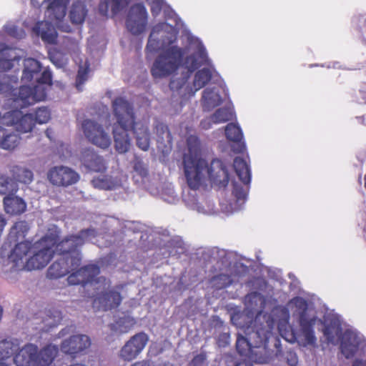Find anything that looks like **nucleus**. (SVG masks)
I'll use <instances>...</instances> for the list:
<instances>
[{"label": "nucleus", "instance_id": "obj_36", "mask_svg": "<svg viewBox=\"0 0 366 366\" xmlns=\"http://www.w3.org/2000/svg\"><path fill=\"white\" fill-rule=\"evenodd\" d=\"M28 230L29 226L26 222H18L11 229L9 237L15 239L16 241L20 240L25 237Z\"/></svg>", "mask_w": 366, "mask_h": 366}, {"label": "nucleus", "instance_id": "obj_48", "mask_svg": "<svg viewBox=\"0 0 366 366\" xmlns=\"http://www.w3.org/2000/svg\"><path fill=\"white\" fill-rule=\"evenodd\" d=\"M149 363L147 361H139L132 364L131 366H149Z\"/></svg>", "mask_w": 366, "mask_h": 366}, {"label": "nucleus", "instance_id": "obj_40", "mask_svg": "<svg viewBox=\"0 0 366 366\" xmlns=\"http://www.w3.org/2000/svg\"><path fill=\"white\" fill-rule=\"evenodd\" d=\"M157 132L159 135V140L162 141L165 143L170 144L171 136L168 131L167 127L163 124H159L157 126Z\"/></svg>", "mask_w": 366, "mask_h": 366}, {"label": "nucleus", "instance_id": "obj_45", "mask_svg": "<svg viewBox=\"0 0 366 366\" xmlns=\"http://www.w3.org/2000/svg\"><path fill=\"white\" fill-rule=\"evenodd\" d=\"M134 171L138 173L141 177H144L147 174V170L140 162L135 164L134 167Z\"/></svg>", "mask_w": 366, "mask_h": 366}, {"label": "nucleus", "instance_id": "obj_37", "mask_svg": "<svg viewBox=\"0 0 366 366\" xmlns=\"http://www.w3.org/2000/svg\"><path fill=\"white\" fill-rule=\"evenodd\" d=\"M16 346L11 341L3 340L0 342V362H4L13 355Z\"/></svg>", "mask_w": 366, "mask_h": 366}, {"label": "nucleus", "instance_id": "obj_28", "mask_svg": "<svg viewBox=\"0 0 366 366\" xmlns=\"http://www.w3.org/2000/svg\"><path fill=\"white\" fill-rule=\"evenodd\" d=\"M0 147L5 150H13L20 143V137L14 132L3 129V135L1 137Z\"/></svg>", "mask_w": 366, "mask_h": 366}, {"label": "nucleus", "instance_id": "obj_39", "mask_svg": "<svg viewBox=\"0 0 366 366\" xmlns=\"http://www.w3.org/2000/svg\"><path fill=\"white\" fill-rule=\"evenodd\" d=\"M88 79V65L85 61L84 65H79L76 78V86L78 90H81V86Z\"/></svg>", "mask_w": 366, "mask_h": 366}, {"label": "nucleus", "instance_id": "obj_49", "mask_svg": "<svg viewBox=\"0 0 366 366\" xmlns=\"http://www.w3.org/2000/svg\"><path fill=\"white\" fill-rule=\"evenodd\" d=\"M352 366H366V361L365 362H362L361 360H356L354 363H353V365Z\"/></svg>", "mask_w": 366, "mask_h": 366}, {"label": "nucleus", "instance_id": "obj_50", "mask_svg": "<svg viewBox=\"0 0 366 366\" xmlns=\"http://www.w3.org/2000/svg\"><path fill=\"white\" fill-rule=\"evenodd\" d=\"M31 4L34 7H39V0H31Z\"/></svg>", "mask_w": 366, "mask_h": 366}, {"label": "nucleus", "instance_id": "obj_23", "mask_svg": "<svg viewBox=\"0 0 366 366\" xmlns=\"http://www.w3.org/2000/svg\"><path fill=\"white\" fill-rule=\"evenodd\" d=\"M4 207L7 214L16 215L26 211V204L22 198L11 194L4 197Z\"/></svg>", "mask_w": 366, "mask_h": 366}, {"label": "nucleus", "instance_id": "obj_20", "mask_svg": "<svg viewBox=\"0 0 366 366\" xmlns=\"http://www.w3.org/2000/svg\"><path fill=\"white\" fill-rule=\"evenodd\" d=\"M126 180L125 175L115 172L112 175L99 174L92 179V184L95 188L109 190L118 188Z\"/></svg>", "mask_w": 366, "mask_h": 366}, {"label": "nucleus", "instance_id": "obj_43", "mask_svg": "<svg viewBox=\"0 0 366 366\" xmlns=\"http://www.w3.org/2000/svg\"><path fill=\"white\" fill-rule=\"evenodd\" d=\"M61 317L59 313L56 315H54V317H49L44 320V324L46 326L49 327L56 326L60 321Z\"/></svg>", "mask_w": 366, "mask_h": 366}, {"label": "nucleus", "instance_id": "obj_41", "mask_svg": "<svg viewBox=\"0 0 366 366\" xmlns=\"http://www.w3.org/2000/svg\"><path fill=\"white\" fill-rule=\"evenodd\" d=\"M5 29L10 35L16 38H21L24 35L23 31H19L14 25H6Z\"/></svg>", "mask_w": 366, "mask_h": 366}, {"label": "nucleus", "instance_id": "obj_21", "mask_svg": "<svg viewBox=\"0 0 366 366\" xmlns=\"http://www.w3.org/2000/svg\"><path fill=\"white\" fill-rule=\"evenodd\" d=\"M347 328L337 317L326 319L323 334L326 340L332 345L339 344L345 329Z\"/></svg>", "mask_w": 366, "mask_h": 366}, {"label": "nucleus", "instance_id": "obj_52", "mask_svg": "<svg viewBox=\"0 0 366 366\" xmlns=\"http://www.w3.org/2000/svg\"><path fill=\"white\" fill-rule=\"evenodd\" d=\"M0 366H8L6 362H0Z\"/></svg>", "mask_w": 366, "mask_h": 366}, {"label": "nucleus", "instance_id": "obj_33", "mask_svg": "<svg viewBox=\"0 0 366 366\" xmlns=\"http://www.w3.org/2000/svg\"><path fill=\"white\" fill-rule=\"evenodd\" d=\"M18 191V185L7 175L0 173V194H13Z\"/></svg>", "mask_w": 366, "mask_h": 366}, {"label": "nucleus", "instance_id": "obj_29", "mask_svg": "<svg viewBox=\"0 0 366 366\" xmlns=\"http://www.w3.org/2000/svg\"><path fill=\"white\" fill-rule=\"evenodd\" d=\"M234 168L239 179L244 184H247L250 182V169L245 160L240 157L235 158L234 161Z\"/></svg>", "mask_w": 366, "mask_h": 366}, {"label": "nucleus", "instance_id": "obj_53", "mask_svg": "<svg viewBox=\"0 0 366 366\" xmlns=\"http://www.w3.org/2000/svg\"><path fill=\"white\" fill-rule=\"evenodd\" d=\"M365 187H366V174H365Z\"/></svg>", "mask_w": 366, "mask_h": 366}, {"label": "nucleus", "instance_id": "obj_12", "mask_svg": "<svg viewBox=\"0 0 366 366\" xmlns=\"http://www.w3.org/2000/svg\"><path fill=\"white\" fill-rule=\"evenodd\" d=\"M56 231L36 242L32 245L31 254L27 262V270L39 269L44 267L51 260L56 250Z\"/></svg>", "mask_w": 366, "mask_h": 366}, {"label": "nucleus", "instance_id": "obj_15", "mask_svg": "<svg viewBox=\"0 0 366 366\" xmlns=\"http://www.w3.org/2000/svg\"><path fill=\"white\" fill-rule=\"evenodd\" d=\"M227 97V91L223 79H217L214 85H209L202 91L201 106L204 111H210L221 105Z\"/></svg>", "mask_w": 366, "mask_h": 366}, {"label": "nucleus", "instance_id": "obj_11", "mask_svg": "<svg viewBox=\"0 0 366 366\" xmlns=\"http://www.w3.org/2000/svg\"><path fill=\"white\" fill-rule=\"evenodd\" d=\"M14 109L5 113L3 116V124L14 127L20 133H27L32 130L35 122L39 124H45L50 119V112L45 107L39 108L36 112L35 120L31 114H24L18 109Z\"/></svg>", "mask_w": 366, "mask_h": 366}, {"label": "nucleus", "instance_id": "obj_14", "mask_svg": "<svg viewBox=\"0 0 366 366\" xmlns=\"http://www.w3.org/2000/svg\"><path fill=\"white\" fill-rule=\"evenodd\" d=\"M339 343L341 352L346 358L366 350V341L363 335L352 327L345 329Z\"/></svg>", "mask_w": 366, "mask_h": 366}, {"label": "nucleus", "instance_id": "obj_10", "mask_svg": "<svg viewBox=\"0 0 366 366\" xmlns=\"http://www.w3.org/2000/svg\"><path fill=\"white\" fill-rule=\"evenodd\" d=\"M58 347L48 345L40 351L33 344H27L15 355L16 366H49L58 353Z\"/></svg>", "mask_w": 366, "mask_h": 366}, {"label": "nucleus", "instance_id": "obj_31", "mask_svg": "<svg viewBox=\"0 0 366 366\" xmlns=\"http://www.w3.org/2000/svg\"><path fill=\"white\" fill-rule=\"evenodd\" d=\"M13 176L18 182L24 184H29L34 180L33 172L26 167H14L13 169Z\"/></svg>", "mask_w": 366, "mask_h": 366}, {"label": "nucleus", "instance_id": "obj_35", "mask_svg": "<svg viewBox=\"0 0 366 366\" xmlns=\"http://www.w3.org/2000/svg\"><path fill=\"white\" fill-rule=\"evenodd\" d=\"M3 55L8 58H0V72L11 69L14 66L15 62L19 61V59H16V52L13 49H6L4 50Z\"/></svg>", "mask_w": 366, "mask_h": 366}, {"label": "nucleus", "instance_id": "obj_46", "mask_svg": "<svg viewBox=\"0 0 366 366\" xmlns=\"http://www.w3.org/2000/svg\"><path fill=\"white\" fill-rule=\"evenodd\" d=\"M51 59L57 67H62L66 64L65 60H64V59L59 60L57 59V56H56L54 55L51 56Z\"/></svg>", "mask_w": 366, "mask_h": 366}, {"label": "nucleus", "instance_id": "obj_13", "mask_svg": "<svg viewBox=\"0 0 366 366\" xmlns=\"http://www.w3.org/2000/svg\"><path fill=\"white\" fill-rule=\"evenodd\" d=\"M82 130L85 137L94 145L107 149L112 144L109 127L105 123H99L91 119H85L82 123Z\"/></svg>", "mask_w": 366, "mask_h": 366}, {"label": "nucleus", "instance_id": "obj_17", "mask_svg": "<svg viewBox=\"0 0 366 366\" xmlns=\"http://www.w3.org/2000/svg\"><path fill=\"white\" fill-rule=\"evenodd\" d=\"M33 244L29 241H21L16 244L7 258L0 257V264L9 265L16 269H27V262L31 254Z\"/></svg>", "mask_w": 366, "mask_h": 366}, {"label": "nucleus", "instance_id": "obj_24", "mask_svg": "<svg viewBox=\"0 0 366 366\" xmlns=\"http://www.w3.org/2000/svg\"><path fill=\"white\" fill-rule=\"evenodd\" d=\"M17 78L13 76L10 78L9 76L4 75L0 79V93L5 94L7 97L6 106L7 108L15 107L12 104L13 94L15 92L14 86L16 84Z\"/></svg>", "mask_w": 366, "mask_h": 366}, {"label": "nucleus", "instance_id": "obj_9", "mask_svg": "<svg viewBox=\"0 0 366 366\" xmlns=\"http://www.w3.org/2000/svg\"><path fill=\"white\" fill-rule=\"evenodd\" d=\"M34 79L36 81V84H31V86H22L19 89H15L14 97L11 99L12 104L16 108H24L45 99L46 89L51 84V72L44 70Z\"/></svg>", "mask_w": 366, "mask_h": 366}, {"label": "nucleus", "instance_id": "obj_7", "mask_svg": "<svg viewBox=\"0 0 366 366\" xmlns=\"http://www.w3.org/2000/svg\"><path fill=\"white\" fill-rule=\"evenodd\" d=\"M96 236L94 229L83 230L78 235L69 236L59 242L56 250L63 256L54 262L49 268L48 275L51 278H59L71 272L69 277L83 267L75 271L80 264L81 257L77 248L84 242L93 241Z\"/></svg>", "mask_w": 366, "mask_h": 366}, {"label": "nucleus", "instance_id": "obj_38", "mask_svg": "<svg viewBox=\"0 0 366 366\" xmlns=\"http://www.w3.org/2000/svg\"><path fill=\"white\" fill-rule=\"evenodd\" d=\"M232 282V280L228 275L221 274L212 279L211 285L217 289H222L230 285Z\"/></svg>", "mask_w": 366, "mask_h": 366}, {"label": "nucleus", "instance_id": "obj_34", "mask_svg": "<svg viewBox=\"0 0 366 366\" xmlns=\"http://www.w3.org/2000/svg\"><path fill=\"white\" fill-rule=\"evenodd\" d=\"M83 161L85 166L93 171L100 172L105 168L103 158L94 154H89Z\"/></svg>", "mask_w": 366, "mask_h": 366}, {"label": "nucleus", "instance_id": "obj_8", "mask_svg": "<svg viewBox=\"0 0 366 366\" xmlns=\"http://www.w3.org/2000/svg\"><path fill=\"white\" fill-rule=\"evenodd\" d=\"M44 1L49 2L45 11V17L48 21L38 22L33 30L44 42L54 44L57 33L51 24L65 32H70L71 30L68 24L63 22L70 0H44Z\"/></svg>", "mask_w": 366, "mask_h": 366}, {"label": "nucleus", "instance_id": "obj_22", "mask_svg": "<svg viewBox=\"0 0 366 366\" xmlns=\"http://www.w3.org/2000/svg\"><path fill=\"white\" fill-rule=\"evenodd\" d=\"M91 345L89 337L86 335H75L65 340L61 344V350L67 354H77L87 349Z\"/></svg>", "mask_w": 366, "mask_h": 366}, {"label": "nucleus", "instance_id": "obj_16", "mask_svg": "<svg viewBox=\"0 0 366 366\" xmlns=\"http://www.w3.org/2000/svg\"><path fill=\"white\" fill-rule=\"evenodd\" d=\"M148 11L142 2L132 4L127 13L126 26L127 29L134 35L142 34L148 23Z\"/></svg>", "mask_w": 366, "mask_h": 366}, {"label": "nucleus", "instance_id": "obj_5", "mask_svg": "<svg viewBox=\"0 0 366 366\" xmlns=\"http://www.w3.org/2000/svg\"><path fill=\"white\" fill-rule=\"evenodd\" d=\"M114 114L117 123L113 127L115 149L119 153H125L130 147V139L127 131L133 128L137 144L142 150H147L149 146V135L147 127L142 123H134L132 106L122 98H117L113 102Z\"/></svg>", "mask_w": 366, "mask_h": 366}, {"label": "nucleus", "instance_id": "obj_26", "mask_svg": "<svg viewBox=\"0 0 366 366\" xmlns=\"http://www.w3.org/2000/svg\"><path fill=\"white\" fill-rule=\"evenodd\" d=\"M40 69L41 65L38 61L32 58L26 59L24 61L22 81L29 82L34 78H37Z\"/></svg>", "mask_w": 366, "mask_h": 366}, {"label": "nucleus", "instance_id": "obj_4", "mask_svg": "<svg viewBox=\"0 0 366 366\" xmlns=\"http://www.w3.org/2000/svg\"><path fill=\"white\" fill-rule=\"evenodd\" d=\"M244 315H235L232 317L234 325L239 327L237 340V350L239 353L248 358V360L239 362L236 366H251L250 361L266 363L269 361L266 343L273 336L274 324L269 318L262 313L257 314L254 325H241L240 320Z\"/></svg>", "mask_w": 366, "mask_h": 366}, {"label": "nucleus", "instance_id": "obj_27", "mask_svg": "<svg viewBox=\"0 0 366 366\" xmlns=\"http://www.w3.org/2000/svg\"><path fill=\"white\" fill-rule=\"evenodd\" d=\"M88 10L81 1H74L69 11V18L74 24H81L87 15Z\"/></svg>", "mask_w": 366, "mask_h": 366}, {"label": "nucleus", "instance_id": "obj_1", "mask_svg": "<svg viewBox=\"0 0 366 366\" xmlns=\"http://www.w3.org/2000/svg\"><path fill=\"white\" fill-rule=\"evenodd\" d=\"M187 41L184 49L177 45L164 48L158 53L151 68L155 79L166 78L181 67L187 69L186 74L170 82L171 89L184 99L193 97L209 81L216 83L217 79H222L200 39L188 34Z\"/></svg>", "mask_w": 366, "mask_h": 366}, {"label": "nucleus", "instance_id": "obj_30", "mask_svg": "<svg viewBox=\"0 0 366 366\" xmlns=\"http://www.w3.org/2000/svg\"><path fill=\"white\" fill-rule=\"evenodd\" d=\"M227 139L229 141L239 143L237 152H241L244 149V143L242 142L243 135L239 127L235 124H229L225 128Z\"/></svg>", "mask_w": 366, "mask_h": 366}, {"label": "nucleus", "instance_id": "obj_25", "mask_svg": "<svg viewBox=\"0 0 366 366\" xmlns=\"http://www.w3.org/2000/svg\"><path fill=\"white\" fill-rule=\"evenodd\" d=\"M233 112L232 108L224 107L219 108L211 116L209 119L204 120L202 125L204 129H209L211 127L210 122L214 124H221L229 121L232 119Z\"/></svg>", "mask_w": 366, "mask_h": 366}, {"label": "nucleus", "instance_id": "obj_44", "mask_svg": "<svg viewBox=\"0 0 366 366\" xmlns=\"http://www.w3.org/2000/svg\"><path fill=\"white\" fill-rule=\"evenodd\" d=\"M233 194L239 201H243L246 197V192L238 186H234Z\"/></svg>", "mask_w": 366, "mask_h": 366}, {"label": "nucleus", "instance_id": "obj_47", "mask_svg": "<svg viewBox=\"0 0 366 366\" xmlns=\"http://www.w3.org/2000/svg\"><path fill=\"white\" fill-rule=\"evenodd\" d=\"M5 225H6V220L1 215H0V235L1 234V232H2Z\"/></svg>", "mask_w": 366, "mask_h": 366}, {"label": "nucleus", "instance_id": "obj_18", "mask_svg": "<svg viewBox=\"0 0 366 366\" xmlns=\"http://www.w3.org/2000/svg\"><path fill=\"white\" fill-rule=\"evenodd\" d=\"M47 179L53 185L67 187L77 182L79 176L68 167L55 166L48 171Z\"/></svg>", "mask_w": 366, "mask_h": 366}, {"label": "nucleus", "instance_id": "obj_3", "mask_svg": "<svg viewBox=\"0 0 366 366\" xmlns=\"http://www.w3.org/2000/svg\"><path fill=\"white\" fill-rule=\"evenodd\" d=\"M184 172L189 189L183 194V201L190 209L203 214H214L217 208L212 201L198 197L196 189L207 182L224 187L229 181L228 172L219 160L209 164L201 156L200 143L197 137L190 135L187 139L184 154Z\"/></svg>", "mask_w": 366, "mask_h": 366}, {"label": "nucleus", "instance_id": "obj_6", "mask_svg": "<svg viewBox=\"0 0 366 366\" xmlns=\"http://www.w3.org/2000/svg\"><path fill=\"white\" fill-rule=\"evenodd\" d=\"M99 269L95 265L84 267L68 277L70 285H90L97 291L94 300V307L104 310H111L119 305L122 301L120 287L110 288V282L103 277H97Z\"/></svg>", "mask_w": 366, "mask_h": 366}, {"label": "nucleus", "instance_id": "obj_32", "mask_svg": "<svg viewBox=\"0 0 366 366\" xmlns=\"http://www.w3.org/2000/svg\"><path fill=\"white\" fill-rule=\"evenodd\" d=\"M136 324L135 320L129 315H124L112 325V330L118 333L129 332Z\"/></svg>", "mask_w": 366, "mask_h": 366}, {"label": "nucleus", "instance_id": "obj_2", "mask_svg": "<svg viewBox=\"0 0 366 366\" xmlns=\"http://www.w3.org/2000/svg\"><path fill=\"white\" fill-rule=\"evenodd\" d=\"M247 312L252 314L262 313L273 321L274 330H275V322L277 329L286 341L295 343L300 346L315 348L317 346V337L314 327L322 325V320L317 311L307 301L302 297H295L287 305V307H276L272 311V315L275 317V320L271 315H268L260 308L265 307V301L263 297L256 292L251 293L245 298Z\"/></svg>", "mask_w": 366, "mask_h": 366}, {"label": "nucleus", "instance_id": "obj_42", "mask_svg": "<svg viewBox=\"0 0 366 366\" xmlns=\"http://www.w3.org/2000/svg\"><path fill=\"white\" fill-rule=\"evenodd\" d=\"M287 362L290 366H296L298 362V358L294 352L289 351L286 355Z\"/></svg>", "mask_w": 366, "mask_h": 366}, {"label": "nucleus", "instance_id": "obj_19", "mask_svg": "<svg viewBox=\"0 0 366 366\" xmlns=\"http://www.w3.org/2000/svg\"><path fill=\"white\" fill-rule=\"evenodd\" d=\"M147 341L148 337L146 334L135 335L122 347L119 352V357L125 361H132L141 353Z\"/></svg>", "mask_w": 366, "mask_h": 366}, {"label": "nucleus", "instance_id": "obj_51", "mask_svg": "<svg viewBox=\"0 0 366 366\" xmlns=\"http://www.w3.org/2000/svg\"><path fill=\"white\" fill-rule=\"evenodd\" d=\"M165 200H166V201H167V202H169L172 203V202H174L175 201V197H173V196H172V197H171V198H170V199H166V198H165Z\"/></svg>", "mask_w": 366, "mask_h": 366}]
</instances>
